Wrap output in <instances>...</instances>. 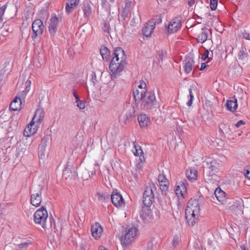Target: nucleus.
<instances>
[{
	"mask_svg": "<svg viewBox=\"0 0 250 250\" xmlns=\"http://www.w3.org/2000/svg\"><path fill=\"white\" fill-rule=\"evenodd\" d=\"M125 52L121 47H117L113 52V57L110 61V71L115 76L123 71L125 61L123 58Z\"/></svg>",
	"mask_w": 250,
	"mask_h": 250,
	"instance_id": "obj_1",
	"label": "nucleus"
},
{
	"mask_svg": "<svg viewBox=\"0 0 250 250\" xmlns=\"http://www.w3.org/2000/svg\"><path fill=\"white\" fill-rule=\"evenodd\" d=\"M141 106L143 110H148L154 108L157 105V101L154 91H141Z\"/></svg>",
	"mask_w": 250,
	"mask_h": 250,
	"instance_id": "obj_2",
	"label": "nucleus"
},
{
	"mask_svg": "<svg viewBox=\"0 0 250 250\" xmlns=\"http://www.w3.org/2000/svg\"><path fill=\"white\" fill-rule=\"evenodd\" d=\"M48 215L46 208L44 207H42L38 209L34 214V221L37 224L41 225L43 228L45 229L47 227L51 228L52 227V223L54 224V219L52 216L49 218L50 223L47 224V219Z\"/></svg>",
	"mask_w": 250,
	"mask_h": 250,
	"instance_id": "obj_3",
	"label": "nucleus"
},
{
	"mask_svg": "<svg viewBox=\"0 0 250 250\" xmlns=\"http://www.w3.org/2000/svg\"><path fill=\"white\" fill-rule=\"evenodd\" d=\"M157 192V187L153 182H150L146 188L143 194V204L144 206L150 207L154 200L155 193Z\"/></svg>",
	"mask_w": 250,
	"mask_h": 250,
	"instance_id": "obj_4",
	"label": "nucleus"
},
{
	"mask_svg": "<svg viewBox=\"0 0 250 250\" xmlns=\"http://www.w3.org/2000/svg\"><path fill=\"white\" fill-rule=\"evenodd\" d=\"M44 115V112L42 109L38 108L35 112L34 116L30 124L25 128L24 130V135L25 136H30L33 135L36 131L35 129L32 130L31 126H32L36 123L37 125H39L42 121Z\"/></svg>",
	"mask_w": 250,
	"mask_h": 250,
	"instance_id": "obj_5",
	"label": "nucleus"
},
{
	"mask_svg": "<svg viewBox=\"0 0 250 250\" xmlns=\"http://www.w3.org/2000/svg\"><path fill=\"white\" fill-rule=\"evenodd\" d=\"M42 189L43 186L41 185L32 187L30 190V202L33 206L39 207L41 205Z\"/></svg>",
	"mask_w": 250,
	"mask_h": 250,
	"instance_id": "obj_6",
	"label": "nucleus"
},
{
	"mask_svg": "<svg viewBox=\"0 0 250 250\" xmlns=\"http://www.w3.org/2000/svg\"><path fill=\"white\" fill-rule=\"evenodd\" d=\"M207 167L208 170L207 173V176L208 177V180H212V177L216 176V174L220 171L221 164L216 160H211L208 159L206 162Z\"/></svg>",
	"mask_w": 250,
	"mask_h": 250,
	"instance_id": "obj_7",
	"label": "nucleus"
},
{
	"mask_svg": "<svg viewBox=\"0 0 250 250\" xmlns=\"http://www.w3.org/2000/svg\"><path fill=\"white\" fill-rule=\"evenodd\" d=\"M138 229L135 227L129 228L121 238V244L123 247H125L131 244L134 241L138 233Z\"/></svg>",
	"mask_w": 250,
	"mask_h": 250,
	"instance_id": "obj_8",
	"label": "nucleus"
},
{
	"mask_svg": "<svg viewBox=\"0 0 250 250\" xmlns=\"http://www.w3.org/2000/svg\"><path fill=\"white\" fill-rule=\"evenodd\" d=\"M44 25L41 19H36L32 23V29L33 34L31 35V38L33 40L36 38L38 36L42 34Z\"/></svg>",
	"mask_w": 250,
	"mask_h": 250,
	"instance_id": "obj_9",
	"label": "nucleus"
},
{
	"mask_svg": "<svg viewBox=\"0 0 250 250\" xmlns=\"http://www.w3.org/2000/svg\"><path fill=\"white\" fill-rule=\"evenodd\" d=\"M111 201L117 208L124 206L125 204L123 196L117 189H113L110 195Z\"/></svg>",
	"mask_w": 250,
	"mask_h": 250,
	"instance_id": "obj_10",
	"label": "nucleus"
},
{
	"mask_svg": "<svg viewBox=\"0 0 250 250\" xmlns=\"http://www.w3.org/2000/svg\"><path fill=\"white\" fill-rule=\"evenodd\" d=\"M200 208L199 202L198 199H190L187 205V208L185 210V214L190 213L191 212H200Z\"/></svg>",
	"mask_w": 250,
	"mask_h": 250,
	"instance_id": "obj_11",
	"label": "nucleus"
},
{
	"mask_svg": "<svg viewBox=\"0 0 250 250\" xmlns=\"http://www.w3.org/2000/svg\"><path fill=\"white\" fill-rule=\"evenodd\" d=\"M181 26V18L176 17L172 19L168 24L167 31L172 34L176 32Z\"/></svg>",
	"mask_w": 250,
	"mask_h": 250,
	"instance_id": "obj_12",
	"label": "nucleus"
},
{
	"mask_svg": "<svg viewBox=\"0 0 250 250\" xmlns=\"http://www.w3.org/2000/svg\"><path fill=\"white\" fill-rule=\"evenodd\" d=\"M183 63L184 64V67L185 73L188 74L191 71L193 65L194 63L193 57L191 55L186 56L183 61Z\"/></svg>",
	"mask_w": 250,
	"mask_h": 250,
	"instance_id": "obj_13",
	"label": "nucleus"
},
{
	"mask_svg": "<svg viewBox=\"0 0 250 250\" xmlns=\"http://www.w3.org/2000/svg\"><path fill=\"white\" fill-rule=\"evenodd\" d=\"M155 28V22L153 20H151L147 22L145 26L142 29L143 34L148 37L151 35L154 29Z\"/></svg>",
	"mask_w": 250,
	"mask_h": 250,
	"instance_id": "obj_14",
	"label": "nucleus"
},
{
	"mask_svg": "<svg viewBox=\"0 0 250 250\" xmlns=\"http://www.w3.org/2000/svg\"><path fill=\"white\" fill-rule=\"evenodd\" d=\"M22 101L20 96H16L10 104V109L13 111L20 110L21 109Z\"/></svg>",
	"mask_w": 250,
	"mask_h": 250,
	"instance_id": "obj_15",
	"label": "nucleus"
},
{
	"mask_svg": "<svg viewBox=\"0 0 250 250\" xmlns=\"http://www.w3.org/2000/svg\"><path fill=\"white\" fill-rule=\"evenodd\" d=\"M210 32L209 29L206 27L202 28L201 32L198 35L196 40L198 42L203 43L208 38V33Z\"/></svg>",
	"mask_w": 250,
	"mask_h": 250,
	"instance_id": "obj_16",
	"label": "nucleus"
},
{
	"mask_svg": "<svg viewBox=\"0 0 250 250\" xmlns=\"http://www.w3.org/2000/svg\"><path fill=\"white\" fill-rule=\"evenodd\" d=\"M125 7H123L121 13V16L124 20H125L128 17V14L130 12L131 6L134 5L133 2L130 0H125Z\"/></svg>",
	"mask_w": 250,
	"mask_h": 250,
	"instance_id": "obj_17",
	"label": "nucleus"
},
{
	"mask_svg": "<svg viewBox=\"0 0 250 250\" xmlns=\"http://www.w3.org/2000/svg\"><path fill=\"white\" fill-rule=\"evenodd\" d=\"M138 121L141 128H146L150 123L148 117L146 114H141L138 117Z\"/></svg>",
	"mask_w": 250,
	"mask_h": 250,
	"instance_id": "obj_18",
	"label": "nucleus"
},
{
	"mask_svg": "<svg viewBox=\"0 0 250 250\" xmlns=\"http://www.w3.org/2000/svg\"><path fill=\"white\" fill-rule=\"evenodd\" d=\"M96 196L98 200L101 203H107L109 200V194L108 192L100 191L97 192Z\"/></svg>",
	"mask_w": 250,
	"mask_h": 250,
	"instance_id": "obj_19",
	"label": "nucleus"
},
{
	"mask_svg": "<svg viewBox=\"0 0 250 250\" xmlns=\"http://www.w3.org/2000/svg\"><path fill=\"white\" fill-rule=\"evenodd\" d=\"M102 231L103 229L99 223H96L95 225H92L91 228L92 235L95 239L100 237V234Z\"/></svg>",
	"mask_w": 250,
	"mask_h": 250,
	"instance_id": "obj_20",
	"label": "nucleus"
},
{
	"mask_svg": "<svg viewBox=\"0 0 250 250\" xmlns=\"http://www.w3.org/2000/svg\"><path fill=\"white\" fill-rule=\"evenodd\" d=\"M69 165L67 164L65 166L64 169L63 170V176H64L65 179L68 178H75L78 176V174L75 170L72 171L70 168L68 167Z\"/></svg>",
	"mask_w": 250,
	"mask_h": 250,
	"instance_id": "obj_21",
	"label": "nucleus"
},
{
	"mask_svg": "<svg viewBox=\"0 0 250 250\" xmlns=\"http://www.w3.org/2000/svg\"><path fill=\"white\" fill-rule=\"evenodd\" d=\"M227 109L231 112L236 111L237 108V100L235 98L232 100H228L226 104Z\"/></svg>",
	"mask_w": 250,
	"mask_h": 250,
	"instance_id": "obj_22",
	"label": "nucleus"
},
{
	"mask_svg": "<svg viewBox=\"0 0 250 250\" xmlns=\"http://www.w3.org/2000/svg\"><path fill=\"white\" fill-rule=\"evenodd\" d=\"M82 9L83 12V16L84 18L88 19L91 14V3L88 1L84 2L82 7Z\"/></svg>",
	"mask_w": 250,
	"mask_h": 250,
	"instance_id": "obj_23",
	"label": "nucleus"
},
{
	"mask_svg": "<svg viewBox=\"0 0 250 250\" xmlns=\"http://www.w3.org/2000/svg\"><path fill=\"white\" fill-rule=\"evenodd\" d=\"M108 0H101L102 3V8L100 10L101 16H106L108 17L109 15V11L108 10L109 7Z\"/></svg>",
	"mask_w": 250,
	"mask_h": 250,
	"instance_id": "obj_24",
	"label": "nucleus"
},
{
	"mask_svg": "<svg viewBox=\"0 0 250 250\" xmlns=\"http://www.w3.org/2000/svg\"><path fill=\"white\" fill-rule=\"evenodd\" d=\"M100 54L103 60L108 62L109 60V49L106 46L102 45L100 48Z\"/></svg>",
	"mask_w": 250,
	"mask_h": 250,
	"instance_id": "obj_25",
	"label": "nucleus"
},
{
	"mask_svg": "<svg viewBox=\"0 0 250 250\" xmlns=\"http://www.w3.org/2000/svg\"><path fill=\"white\" fill-rule=\"evenodd\" d=\"M135 112L134 106L130 108L127 111L125 115V124H127L132 120L133 118L135 116Z\"/></svg>",
	"mask_w": 250,
	"mask_h": 250,
	"instance_id": "obj_26",
	"label": "nucleus"
},
{
	"mask_svg": "<svg viewBox=\"0 0 250 250\" xmlns=\"http://www.w3.org/2000/svg\"><path fill=\"white\" fill-rule=\"evenodd\" d=\"M214 194L217 200L221 202H223L226 200L225 192L220 188H217L214 192Z\"/></svg>",
	"mask_w": 250,
	"mask_h": 250,
	"instance_id": "obj_27",
	"label": "nucleus"
},
{
	"mask_svg": "<svg viewBox=\"0 0 250 250\" xmlns=\"http://www.w3.org/2000/svg\"><path fill=\"white\" fill-rule=\"evenodd\" d=\"M186 175L189 180H195L197 177V171L194 168L188 169L186 170Z\"/></svg>",
	"mask_w": 250,
	"mask_h": 250,
	"instance_id": "obj_28",
	"label": "nucleus"
},
{
	"mask_svg": "<svg viewBox=\"0 0 250 250\" xmlns=\"http://www.w3.org/2000/svg\"><path fill=\"white\" fill-rule=\"evenodd\" d=\"M133 95L134 100L133 104H134V106L137 108L139 104V102L141 101L140 97H141V91L140 92L138 89H136L133 91Z\"/></svg>",
	"mask_w": 250,
	"mask_h": 250,
	"instance_id": "obj_29",
	"label": "nucleus"
},
{
	"mask_svg": "<svg viewBox=\"0 0 250 250\" xmlns=\"http://www.w3.org/2000/svg\"><path fill=\"white\" fill-rule=\"evenodd\" d=\"M195 9H196V12L201 15L207 14L209 11L208 7H206L203 4H202L201 7L195 5Z\"/></svg>",
	"mask_w": 250,
	"mask_h": 250,
	"instance_id": "obj_30",
	"label": "nucleus"
},
{
	"mask_svg": "<svg viewBox=\"0 0 250 250\" xmlns=\"http://www.w3.org/2000/svg\"><path fill=\"white\" fill-rule=\"evenodd\" d=\"M106 20H107V18L108 17H106V16H104ZM104 20V22L103 23V26L101 27L102 31L105 33H109V22L107 20H104V18H103Z\"/></svg>",
	"mask_w": 250,
	"mask_h": 250,
	"instance_id": "obj_31",
	"label": "nucleus"
},
{
	"mask_svg": "<svg viewBox=\"0 0 250 250\" xmlns=\"http://www.w3.org/2000/svg\"><path fill=\"white\" fill-rule=\"evenodd\" d=\"M249 54L247 51V49L245 47L242 46L238 54V59L239 60H243L247 58Z\"/></svg>",
	"mask_w": 250,
	"mask_h": 250,
	"instance_id": "obj_32",
	"label": "nucleus"
},
{
	"mask_svg": "<svg viewBox=\"0 0 250 250\" xmlns=\"http://www.w3.org/2000/svg\"><path fill=\"white\" fill-rule=\"evenodd\" d=\"M80 175L83 180H87L90 177L89 171L86 168H83L80 171Z\"/></svg>",
	"mask_w": 250,
	"mask_h": 250,
	"instance_id": "obj_33",
	"label": "nucleus"
},
{
	"mask_svg": "<svg viewBox=\"0 0 250 250\" xmlns=\"http://www.w3.org/2000/svg\"><path fill=\"white\" fill-rule=\"evenodd\" d=\"M149 208L150 207L146 206L143 207L142 211L140 213V216L142 218H145L149 215L151 213V210Z\"/></svg>",
	"mask_w": 250,
	"mask_h": 250,
	"instance_id": "obj_34",
	"label": "nucleus"
},
{
	"mask_svg": "<svg viewBox=\"0 0 250 250\" xmlns=\"http://www.w3.org/2000/svg\"><path fill=\"white\" fill-rule=\"evenodd\" d=\"M160 188L161 190V192L163 195H167V192L168 191V186L169 183L168 182V183L167 184L166 183H160Z\"/></svg>",
	"mask_w": 250,
	"mask_h": 250,
	"instance_id": "obj_35",
	"label": "nucleus"
},
{
	"mask_svg": "<svg viewBox=\"0 0 250 250\" xmlns=\"http://www.w3.org/2000/svg\"><path fill=\"white\" fill-rule=\"evenodd\" d=\"M199 213V212H190V214L188 213L187 215L186 214H185L186 218L187 221L188 223V224H190V221L191 220V218H192V219L197 218L196 217V216H198Z\"/></svg>",
	"mask_w": 250,
	"mask_h": 250,
	"instance_id": "obj_36",
	"label": "nucleus"
},
{
	"mask_svg": "<svg viewBox=\"0 0 250 250\" xmlns=\"http://www.w3.org/2000/svg\"><path fill=\"white\" fill-rule=\"evenodd\" d=\"M166 52L163 50L157 51L156 57L158 58L159 62H163V59L166 57Z\"/></svg>",
	"mask_w": 250,
	"mask_h": 250,
	"instance_id": "obj_37",
	"label": "nucleus"
},
{
	"mask_svg": "<svg viewBox=\"0 0 250 250\" xmlns=\"http://www.w3.org/2000/svg\"><path fill=\"white\" fill-rule=\"evenodd\" d=\"M194 88V86L193 85H191L190 86V88L188 89L190 99L188 101V102H187V104L188 106H190L192 104L193 100L194 99V95H193L192 91V89Z\"/></svg>",
	"mask_w": 250,
	"mask_h": 250,
	"instance_id": "obj_38",
	"label": "nucleus"
},
{
	"mask_svg": "<svg viewBox=\"0 0 250 250\" xmlns=\"http://www.w3.org/2000/svg\"><path fill=\"white\" fill-rule=\"evenodd\" d=\"M134 147L135 148V151L133 152L135 156H141V155L143 154V151L142 149H141V146L139 145H137L135 144L134 143Z\"/></svg>",
	"mask_w": 250,
	"mask_h": 250,
	"instance_id": "obj_39",
	"label": "nucleus"
},
{
	"mask_svg": "<svg viewBox=\"0 0 250 250\" xmlns=\"http://www.w3.org/2000/svg\"><path fill=\"white\" fill-rule=\"evenodd\" d=\"M58 25L49 24L48 26L49 31L51 36H54L57 31Z\"/></svg>",
	"mask_w": 250,
	"mask_h": 250,
	"instance_id": "obj_40",
	"label": "nucleus"
},
{
	"mask_svg": "<svg viewBox=\"0 0 250 250\" xmlns=\"http://www.w3.org/2000/svg\"><path fill=\"white\" fill-rule=\"evenodd\" d=\"M43 146H40L39 147V157L40 159H44L45 158V149L43 148Z\"/></svg>",
	"mask_w": 250,
	"mask_h": 250,
	"instance_id": "obj_41",
	"label": "nucleus"
},
{
	"mask_svg": "<svg viewBox=\"0 0 250 250\" xmlns=\"http://www.w3.org/2000/svg\"><path fill=\"white\" fill-rule=\"evenodd\" d=\"M158 180L159 181V184L166 183H168V180L166 177V176L163 174H160L158 176Z\"/></svg>",
	"mask_w": 250,
	"mask_h": 250,
	"instance_id": "obj_42",
	"label": "nucleus"
},
{
	"mask_svg": "<svg viewBox=\"0 0 250 250\" xmlns=\"http://www.w3.org/2000/svg\"><path fill=\"white\" fill-rule=\"evenodd\" d=\"M209 51L208 49H206L204 54L202 56L201 59L203 60H206L207 59H208V61H209V60L212 59V57H213V53L212 52L211 53V57H209Z\"/></svg>",
	"mask_w": 250,
	"mask_h": 250,
	"instance_id": "obj_43",
	"label": "nucleus"
},
{
	"mask_svg": "<svg viewBox=\"0 0 250 250\" xmlns=\"http://www.w3.org/2000/svg\"><path fill=\"white\" fill-rule=\"evenodd\" d=\"M76 7L74 6H71L70 5V4L69 3H66V6H65V11L66 13L67 14H69L71 13L73 10Z\"/></svg>",
	"mask_w": 250,
	"mask_h": 250,
	"instance_id": "obj_44",
	"label": "nucleus"
},
{
	"mask_svg": "<svg viewBox=\"0 0 250 250\" xmlns=\"http://www.w3.org/2000/svg\"><path fill=\"white\" fill-rule=\"evenodd\" d=\"M218 0H210V7L212 10H215L217 8Z\"/></svg>",
	"mask_w": 250,
	"mask_h": 250,
	"instance_id": "obj_45",
	"label": "nucleus"
},
{
	"mask_svg": "<svg viewBox=\"0 0 250 250\" xmlns=\"http://www.w3.org/2000/svg\"><path fill=\"white\" fill-rule=\"evenodd\" d=\"M177 186L179 187V188L184 194L187 192V188L183 182H180L179 185H177Z\"/></svg>",
	"mask_w": 250,
	"mask_h": 250,
	"instance_id": "obj_46",
	"label": "nucleus"
},
{
	"mask_svg": "<svg viewBox=\"0 0 250 250\" xmlns=\"http://www.w3.org/2000/svg\"><path fill=\"white\" fill-rule=\"evenodd\" d=\"M50 24L58 25L59 23V19L56 16L55 17H53L50 19Z\"/></svg>",
	"mask_w": 250,
	"mask_h": 250,
	"instance_id": "obj_47",
	"label": "nucleus"
},
{
	"mask_svg": "<svg viewBox=\"0 0 250 250\" xmlns=\"http://www.w3.org/2000/svg\"><path fill=\"white\" fill-rule=\"evenodd\" d=\"M175 194L178 196H179L180 195H181V196L184 197V194L182 192V191L180 190V189L179 188V187H178L177 186L176 187V188L175 189Z\"/></svg>",
	"mask_w": 250,
	"mask_h": 250,
	"instance_id": "obj_48",
	"label": "nucleus"
},
{
	"mask_svg": "<svg viewBox=\"0 0 250 250\" xmlns=\"http://www.w3.org/2000/svg\"><path fill=\"white\" fill-rule=\"evenodd\" d=\"M179 243V238L178 236H175L173 237L172 245L174 247H176Z\"/></svg>",
	"mask_w": 250,
	"mask_h": 250,
	"instance_id": "obj_49",
	"label": "nucleus"
},
{
	"mask_svg": "<svg viewBox=\"0 0 250 250\" xmlns=\"http://www.w3.org/2000/svg\"><path fill=\"white\" fill-rule=\"evenodd\" d=\"M209 61H208L206 62H203L201 63V66L200 68V70L202 71L204 70L206 68L209 66Z\"/></svg>",
	"mask_w": 250,
	"mask_h": 250,
	"instance_id": "obj_50",
	"label": "nucleus"
},
{
	"mask_svg": "<svg viewBox=\"0 0 250 250\" xmlns=\"http://www.w3.org/2000/svg\"><path fill=\"white\" fill-rule=\"evenodd\" d=\"M76 106L80 109H83L85 108V103L84 102L81 101L77 104Z\"/></svg>",
	"mask_w": 250,
	"mask_h": 250,
	"instance_id": "obj_51",
	"label": "nucleus"
},
{
	"mask_svg": "<svg viewBox=\"0 0 250 250\" xmlns=\"http://www.w3.org/2000/svg\"><path fill=\"white\" fill-rule=\"evenodd\" d=\"M91 81L93 83V85H95L96 82L97 81V80H96V76L95 73H94L93 72H92V73L91 74Z\"/></svg>",
	"mask_w": 250,
	"mask_h": 250,
	"instance_id": "obj_52",
	"label": "nucleus"
},
{
	"mask_svg": "<svg viewBox=\"0 0 250 250\" xmlns=\"http://www.w3.org/2000/svg\"><path fill=\"white\" fill-rule=\"evenodd\" d=\"M6 8V4H5L4 5H2L0 8V17H2L3 14L4 13V12H5Z\"/></svg>",
	"mask_w": 250,
	"mask_h": 250,
	"instance_id": "obj_53",
	"label": "nucleus"
},
{
	"mask_svg": "<svg viewBox=\"0 0 250 250\" xmlns=\"http://www.w3.org/2000/svg\"><path fill=\"white\" fill-rule=\"evenodd\" d=\"M47 139L46 138H44L42 139L41 144L40 146H43V148L46 149V146H47Z\"/></svg>",
	"mask_w": 250,
	"mask_h": 250,
	"instance_id": "obj_54",
	"label": "nucleus"
},
{
	"mask_svg": "<svg viewBox=\"0 0 250 250\" xmlns=\"http://www.w3.org/2000/svg\"><path fill=\"white\" fill-rule=\"evenodd\" d=\"M155 22V26L156 24H159L162 22V18L160 16H158L156 19H152Z\"/></svg>",
	"mask_w": 250,
	"mask_h": 250,
	"instance_id": "obj_55",
	"label": "nucleus"
},
{
	"mask_svg": "<svg viewBox=\"0 0 250 250\" xmlns=\"http://www.w3.org/2000/svg\"><path fill=\"white\" fill-rule=\"evenodd\" d=\"M242 37L243 38L250 40V34L249 33L246 32L245 31L242 33Z\"/></svg>",
	"mask_w": 250,
	"mask_h": 250,
	"instance_id": "obj_56",
	"label": "nucleus"
},
{
	"mask_svg": "<svg viewBox=\"0 0 250 250\" xmlns=\"http://www.w3.org/2000/svg\"><path fill=\"white\" fill-rule=\"evenodd\" d=\"M138 87H139V88H140L141 89H143V88L145 89V88L146 87V85L144 82L142 81L140 82V83L138 85Z\"/></svg>",
	"mask_w": 250,
	"mask_h": 250,
	"instance_id": "obj_57",
	"label": "nucleus"
},
{
	"mask_svg": "<svg viewBox=\"0 0 250 250\" xmlns=\"http://www.w3.org/2000/svg\"><path fill=\"white\" fill-rule=\"evenodd\" d=\"M245 124V122L242 120L239 121L236 124L235 126L237 128L239 127L240 125H244Z\"/></svg>",
	"mask_w": 250,
	"mask_h": 250,
	"instance_id": "obj_58",
	"label": "nucleus"
},
{
	"mask_svg": "<svg viewBox=\"0 0 250 250\" xmlns=\"http://www.w3.org/2000/svg\"><path fill=\"white\" fill-rule=\"evenodd\" d=\"M29 245L28 243L25 242L23 243H21L19 245L20 248H26L28 247Z\"/></svg>",
	"mask_w": 250,
	"mask_h": 250,
	"instance_id": "obj_59",
	"label": "nucleus"
},
{
	"mask_svg": "<svg viewBox=\"0 0 250 250\" xmlns=\"http://www.w3.org/2000/svg\"><path fill=\"white\" fill-rule=\"evenodd\" d=\"M197 221V218H194L192 219L191 218V220L190 221V224L189 225H191L192 226H193L194 224L196 223Z\"/></svg>",
	"mask_w": 250,
	"mask_h": 250,
	"instance_id": "obj_60",
	"label": "nucleus"
},
{
	"mask_svg": "<svg viewBox=\"0 0 250 250\" xmlns=\"http://www.w3.org/2000/svg\"><path fill=\"white\" fill-rule=\"evenodd\" d=\"M245 176L249 180H250V171L249 170H247L245 173Z\"/></svg>",
	"mask_w": 250,
	"mask_h": 250,
	"instance_id": "obj_61",
	"label": "nucleus"
},
{
	"mask_svg": "<svg viewBox=\"0 0 250 250\" xmlns=\"http://www.w3.org/2000/svg\"><path fill=\"white\" fill-rule=\"evenodd\" d=\"M188 1L190 6H191L195 3V0H188Z\"/></svg>",
	"mask_w": 250,
	"mask_h": 250,
	"instance_id": "obj_62",
	"label": "nucleus"
},
{
	"mask_svg": "<svg viewBox=\"0 0 250 250\" xmlns=\"http://www.w3.org/2000/svg\"><path fill=\"white\" fill-rule=\"evenodd\" d=\"M72 94L74 97H78L76 90L75 89H73L72 90Z\"/></svg>",
	"mask_w": 250,
	"mask_h": 250,
	"instance_id": "obj_63",
	"label": "nucleus"
},
{
	"mask_svg": "<svg viewBox=\"0 0 250 250\" xmlns=\"http://www.w3.org/2000/svg\"><path fill=\"white\" fill-rule=\"evenodd\" d=\"M99 250H108L107 249L105 248L104 246H100L99 247Z\"/></svg>",
	"mask_w": 250,
	"mask_h": 250,
	"instance_id": "obj_64",
	"label": "nucleus"
}]
</instances>
